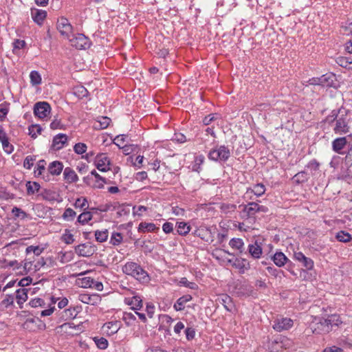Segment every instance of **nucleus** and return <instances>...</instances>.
<instances>
[{"label":"nucleus","instance_id":"2eb2a0df","mask_svg":"<svg viewBox=\"0 0 352 352\" xmlns=\"http://www.w3.org/2000/svg\"><path fill=\"white\" fill-rule=\"evenodd\" d=\"M319 78L320 85L322 87H333L336 81V76L332 73L324 74Z\"/></svg>","mask_w":352,"mask_h":352},{"label":"nucleus","instance_id":"423d86ee","mask_svg":"<svg viewBox=\"0 0 352 352\" xmlns=\"http://www.w3.org/2000/svg\"><path fill=\"white\" fill-rule=\"evenodd\" d=\"M95 164L100 171L106 172L110 170L111 161L106 154L100 153L96 157Z\"/></svg>","mask_w":352,"mask_h":352},{"label":"nucleus","instance_id":"69168bd1","mask_svg":"<svg viewBox=\"0 0 352 352\" xmlns=\"http://www.w3.org/2000/svg\"><path fill=\"white\" fill-rule=\"evenodd\" d=\"M30 305L32 307H40L43 304V300L41 298H34L30 301Z\"/></svg>","mask_w":352,"mask_h":352},{"label":"nucleus","instance_id":"37998d69","mask_svg":"<svg viewBox=\"0 0 352 352\" xmlns=\"http://www.w3.org/2000/svg\"><path fill=\"white\" fill-rule=\"evenodd\" d=\"M250 190L257 197H260L265 193V187L263 184H257L254 186V188Z\"/></svg>","mask_w":352,"mask_h":352},{"label":"nucleus","instance_id":"cd10ccee","mask_svg":"<svg viewBox=\"0 0 352 352\" xmlns=\"http://www.w3.org/2000/svg\"><path fill=\"white\" fill-rule=\"evenodd\" d=\"M94 283V280L90 277H84L82 278H78L77 280V284L83 288H89L92 287Z\"/></svg>","mask_w":352,"mask_h":352},{"label":"nucleus","instance_id":"603ef678","mask_svg":"<svg viewBox=\"0 0 352 352\" xmlns=\"http://www.w3.org/2000/svg\"><path fill=\"white\" fill-rule=\"evenodd\" d=\"M76 212L73 209L68 208L65 209L63 214V218L65 220H72L76 216Z\"/></svg>","mask_w":352,"mask_h":352},{"label":"nucleus","instance_id":"a211bd4d","mask_svg":"<svg viewBox=\"0 0 352 352\" xmlns=\"http://www.w3.org/2000/svg\"><path fill=\"white\" fill-rule=\"evenodd\" d=\"M63 168L62 162L54 161L50 164L48 166V171L53 175H58L60 174Z\"/></svg>","mask_w":352,"mask_h":352},{"label":"nucleus","instance_id":"49530a36","mask_svg":"<svg viewBox=\"0 0 352 352\" xmlns=\"http://www.w3.org/2000/svg\"><path fill=\"white\" fill-rule=\"evenodd\" d=\"M29 135L33 138H36L38 134H40L42 129L39 125H32L29 127Z\"/></svg>","mask_w":352,"mask_h":352},{"label":"nucleus","instance_id":"0e129e2a","mask_svg":"<svg viewBox=\"0 0 352 352\" xmlns=\"http://www.w3.org/2000/svg\"><path fill=\"white\" fill-rule=\"evenodd\" d=\"M14 302V297L12 295H6L5 298L1 301V304L6 307L12 305Z\"/></svg>","mask_w":352,"mask_h":352},{"label":"nucleus","instance_id":"393cba45","mask_svg":"<svg viewBox=\"0 0 352 352\" xmlns=\"http://www.w3.org/2000/svg\"><path fill=\"white\" fill-rule=\"evenodd\" d=\"M287 258L283 252H276L273 256V261L274 263L278 266H283L287 261Z\"/></svg>","mask_w":352,"mask_h":352},{"label":"nucleus","instance_id":"79ce46f5","mask_svg":"<svg viewBox=\"0 0 352 352\" xmlns=\"http://www.w3.org/2000/svg\"><path fill=\"white\" fill-rule=\"evenodd\" d=\"M108 235L109 234L107 230H104L102 231L97 230L95 232L96 241L100 243L105 241L108 238Z\"/></svg>","mask_w":352,"mask_h":352},{"label":"nucleus","instance_id":"20e7f679","mask_svg":"<svg viewBox=\"0 0 352 352\" xmlns=\"http://www.w3.org/2000/svg\"><path fill=\"white\" fill-rule=\"evenodd\" d=\"M56 28L63 36L69 38V35L72 32V26L68 19L64 17L58 19Z\"/></svg>","mask_w":352,"mask_h":352},{"label":"nucleus","instance_id":"4be33fe9","mask_svg":"<svg viewBox=\"0 0 352 352\" xmlns=\"http://www.w3.org/2000/svg\"><path fill=\"white\" fill-rule=\"evenodd\" d=\"M228 262L231 263L234 267L239 269L241 273H243L247 270L246 261L245 259L236 258L234 261L229 259Z\"/></svg>","mask_w":352,"mask_h":352},{"label":"nucleus","instance_id":"6e6552de","mask_svg":"<svg viewBox=\"0 0 352 352\" xmlns=\"http://www.w3.org/2000/svg\"><path fill=\"white\" fill-rule=\"evenodd\" d=\"M51 107L47 102H36L34 107V113L39 118H46L50 113Z\"/></svg>","mask_w":352,"mask_h":352},{"label":"nucleus","instance_id":"f03ea898","mask_svg":"<svg viewBox=\"0 0 352 352\" xmlns=\"http://www.w3.org/2000/svg\"><path fill=\"white\" fill-rule=\"evenodd\" d=\"M122 270L126 274L131 276L138 280H144L148 277L146 272L136 263L129 262L126 263Z\"/></svg>","mask_w":352,"mask_h":352},{"label":"nucleus","instance_id":"6ab92c4d","mask_svg":"<svg viewBox=\"0 0 352 352\" xmlns=\"http://www.w3.org/2000/svg\"><path fill=\"white\" fill-rule=\"evenodd\" d=\"M243 214L247 217H253L256 212H258L257 203L250 202L248 205L244 206L243 210Z\"/></svg>","mask_w":352,"mask_h":352},{"label":"nucleus","instance_id":"ea45409f","mask_svg":"<svg viewBox=\"0 0 352 352\" xmlns=\"http://www.w3.org/2000/svg\"><path fill=\"white\" fill-rule=\"evenodd\" d=\"M336 238L340 242L346 243L351 241V236L348 232L340 231L336 234Z\"/></svg>","mask_w":352,"mask_h":352},{"label":"nucleus","instance_id":"412c9836","mask_svg":"<svg viewBox=\"0 0 352 352\" xmlns=\"http://www.w3.org/2000/svg\"><path fill=\"white\" fill-rule=\"evenodd\" d=\"M32 16L34 21L41 25L47 16V12L44 10H36L35 12L32 11Z\"/></svg>","mask_w":352,"mask_h":352},{"label":"nucleus","instance_id":"f704fd0d","mask_svg":"<svg viewBox=\"0 0 352 352\" xmlns=\"http://www.w3.org/2000/svg\"><path fill=\"white\" fill-rule=\"evenodd\" d=\"M190 230V226H188L185 222H178L177 223V233L179 235H186Z\"/></svg>","mask_w":352,"mask_h":352},{"label":"nucleus","instance_id":"7c9ffc66","mask_svg":"<svg viewBox=\"0 0 352 352\" xmlns=\"http://www.w3.org/2000/svg\"><path fill=\"white\" fill-rule=\"evenodd\" d=\"M110 122V118L107 117H101L99 118V120L95 122L94 127L100 129H106L109 125Z\"/></svg>","mask_w":352,"mask_h":352},{"label":"nucleus","instance_id":"58836bf2","mask_svg":"<svg viewBox=\"0 0 352 352\" xmlns=\"http://www.w3.org/2000/svg\"><path fill=\"white\" fill-rule=\"evenodd\" d=\"M74 206L76 208H79L83 210H86L88 208L87 199L85 197L78 198Z\"/></svg>","mask_w":352,"mask_h":352},{"label":"nucleus","instance_id":"39448f33","mask_svg":"<svg viewBox=\"0 0 352 352\" xmlns=\"http://www.w3.org/2000/svg\"><path fill=\"white\" fill-rule=\"evenodd\" d=\"M75 252L80 256L89 257L96 252L95 246L89 243H82L76 245L74 248Z\"/></svg>","mask_w":352,"mask_h":352},{"label":"nucleus","instance_id":"5fc2aeb1","mask_svg":"<svg viewBox=\"0 0 352 352\" xmlns=\"http://www.w3.org/2000/svg\"><path fill=\"white\" fill-rule=\"evenodd\" d=\"M122 241V234L119 232H115L113 233L111 237V243L113 245H119Z\"/></svg>","mask_w":352,"mask_h":352},{"label":"nucleus","instance_id":"a878e982","mask_svg":"<svg viewBox=\"0 0 352 352\" xmlns=\"http://www.w3.org/2000/svg\"><path fill=\"white\" fill-rule=\"evenodd\" d=\"M191 296L189 295L184 296L179 298L176 303L174 305V308L177 311H182L185 308V303L191 300Z\"/></svg>","mask_w":352,"mask_h":352},{"label":"nucleus","instance_id":"052dcab7","mask_svg":"<svg viewBox=\"0 0 352 352\" xmlns=\"http://www.w3.org/2000/svg\"><path fill=\"white\" fill-rule=\"evenodd\" d=\"M219 115L217 113H212L205 117L203 120V122L205 125H208L212 122L218 118Z\"/></svg>","mask_w":352,"mask_h":352},{"label":"nucleus","instance_id":"864d4df0","mask_svg":"<svg viewBox=\"0 0 352 352\" xmlns=\"http://www.w3.org/2000/svg\"><path fill=\"white\" fill-rule=\"evenodd\" d=\"M62 241L66 244H72L74 241V236L68 230H65V234H63Z\"/></svg>","mask_w":352,"mask_h":352},{"label":"nucleus","instance_id":"de8ad7c7","mask_svg":"<svg viewBox=\"0 0 352 352\" xmlns=\"http://www.w3.org/2000/svg\"><path fill=\"white\" fill-rule=\"evenodd\" d=\"M229 245L236 250H241L244 245L242 239H232L230 241Z\"/></svg>","mask_w":352,"mask_h":352},{"label":"nucleus","instance_id":"bf43d9fd","mask_svg":"<svg viewBox=\"0 0 352 352\" xmlns=\"http://www.w3.org/2000/svg\"><path fill=\"white\" fill-rule=\"evenodd\" d=\"M25 251L27 254L33 252L35 255L38 256L42 252V249L38 246L30 245L26 248Z\"/></svg>","mask_w":352,"mask_h":352},{"label":"nucleus","instance_id":"1a4fd4ad","mask_svg":"<svg viewBox=\"0 0 352 352\" xmlns=\"http://www.w3.org/2000/svg\"><path fill=\"white\" fill-rule=\"evenodd\" d=\"M60 331L70 335L74 336L78 335L82 331V324H74L72 322H66L59 327Z\"/></svg>","mask_w":352,"mask_h":352},{"label":"nucleus","instance_id":"6e6d98bb","mask_svg":"<svg viewBox=\"0 0 352 352\" xmlns=\"http://www.w3.org/2000/svg\"><path fill=\"white\" fill-rule=\"evenodd\" d=\"M12 212L15 217L21 219H24L28 217V214L25 211L16 207H14Z\"/></svg>","mask_w":352,"mask_h":352},{"label":"nucleus","instance_id":"e2e57ef3","mask_svg":"<svg viewBox=\"0 0 352 352\" xmlns=\"http://www.w3.org/2000/svg\"><path fill=\"white\" fill-rule=\"evenodd\" d=\"M120 148H122L123 150V152L125 155H129L131 153H132L133 151H134L135 147L134 146V145H132V144H124L123 146H120L119 147Z\"/></svg>","mask_w":352,"mask_h":352},{"label":"nucleus","instance_id":"b1692460","mask_svg":"<svg viewBox=\"0 0 352 352\" xmlns=\"http://www.w3.org/2000/svg\"><path fill=\"white\" fill-rule=\"evenodd\" d=\"M248 250L250 254L256 258L260 257L262 254V248L256 241L254 244H250L248 246Z\"/></svg>","mask_w":352,"mask_h":352},{"label":"nucleus","instance_id":"09e8293b","mask_svg":"<svg viewBox=\"0 0 352 352\" xmlns=\"http://www.w3.org/2000/svg\"><path fill=\"white\" fill-rule=\"evenodd\" d=\"M94 340L97 346L100 349H105L108 346V342L104 338H94Z\"/></svg>","mask_w":352,"mask_h":352},{"label":"nucleus","instance_id":"dca6fc26","mask_svg":"<svg viewBox=\"0 0 352 352\" xmlns=\"http://www.w3.org/2000/svg\"><path fill=\"white\" fill-rule=\"evenodd\" d=\"M347 143L346 138L345 137L342 138H338L335 139L332 142V147L333 150L341 154V150L344 148V147L346 146Z\"/></svg>","mask_w":352,"mask_h":352},{"label":"nucleus","instance_id":"f257e3e1","mask_svg":"<svg viewBox=\"0 0 352 352\" xmlns=\"http://www.w3.org/2000/svg\"><path fill=\"white\" fill-rule=\"evenodd\" d=\"M327 119L329 122H335L334 132L338 134L349 132V122L351 118L350 112L344 108H340L338 112L333 110Z\"/></svg>","mask_w":352,"mask_h":352},{"label":"nucleus","instance_id":"4468645a","mask_svg":"<svg viewBox=\"0 0 352 352\" xmlns=\"http://www.w3.org/2000/svg\"><path fill=\"white\" fill-rule=\"evenodd\" d=\"M67 141V136L63 133H59L53 139L52 148L54 150L61 149Z\"/></svg>","mask_w":352,"mask_h":352},{"label":"nucleus","instance_id":"2f4dec72","mask_svg":"<svg viewBox=\"0 0 352 352\" xmlns=\"http://www.w3.org/2000/svg\"><path fill=\"white\" fill-rule=\"evenodd\" d=\"M219 300L221 301V302L223 305L224 307L228 311H230L232 310V309L233 307V305H232V302L231 298L229 296H228V295H221L219 298Z\"/></svg>","mask_w":352,"mask_h":352},{"label":"nucleus","instance_id":"bb28decb","mask_svg":"<svg viewBox=\"0 0 352 352\" xmlns=\"http://www.w3.org/2000/svg\"><path fill=\"white\" fill-rule=\"evenodd\" d=\"M126 301L132 306L133 309H140L142 307V300L140 296H135L131 299H126Z\"/></svg>","mask_w":352,"mask_h":352},{"label":"nucleus","instance_id":"9d476101","mask_svg":"<svg viewBox=\"0 0 352 352\" xmlns=\"http://www.w3.org/2000/svg\"><path fill=\"white\" fill-rule=\"evenodd\" d=\"M293 326V320L288 318H277L274 320L273 329L278 332L288 330Z\"/></svg>","mask_w":352,"mask_h":352},{"label":"nucleus","instance_id":"5701e85b","mask_svg":"<svg viewBox=\"0 0 352 352\" xmlns=\"http://www.w3.org/2000/svg\"><path fill=\"white\" fill-rule=\"evenodd\" d=\"M28 289L25 288L19 289L16 291V299L17 303L21 305L25 302L28 299Z\"/></svg>","mask_w":352,"mask_h":352},{"label":"nucleus","instance_id":"aec40b11","mask_svg":"<svg viewBox=\"0 0 352 352\" xmlns=\"http://www.w3.org/2000/svg\"><path fill=\"white\" fill-rule=\"evenodd\" d=\"M197 234L199 236L202 240L206 242H212L213 241L212 232L210 229L204 228H200L197 231Z\"/></svg>","mask_w":352,"mask_h":352},{"label":"nucleus","instance_id":"a19ab883","mask_svg":"<svg viewBox=\"0 0 352 352\" xmlns=\"http://www.w3.org/2000/svg\"><path fill=\"white\" fill-rule=\"evenodd\" d=\"M336 63L342 67L351 68L350 65L352 64V60L348 57L340 56L337 58Z\"/></svg>","mask_w":352,"mask_h":352},{"label":"nucleus","instance_id":"13d9d810","mask_svg":"<svg viewBox=\"0 0 352 352\" xmlns=\"http://www.w3.org/2000/svg\"><path fill=\"white\" fill-rule=\"evenodd\" d=\"M91 175L94 176L96 179V182H98L99 181H101L102 183H100L96 186V187L98 188H101L104 186L103 183H105V179L102 177H101L95 170H93L91 172Z\"/></svg>","mask_w":352,"mask_h":352},{"label":"nucleus","instance_id":"f8f14e48","mask_svg":"<svg viewBox=\"0 0 352 352\" xmlns=\"http://www.w3.org/2000/svg\"><path fill=\"white\" fill-rule=\"evenodd\" d=\"M0 142H1L3 149L6 153L10 154L13 151V146L10 144L7 134L2 127H0Z\"/></svg>","mask_w":352,"mask_h":352},{"label":"nucleus","instance_id":"c756f323","mask_svg":"<svg viewBox=\"0 0 352 352\" xmlns=\"http://www.w3.org/2000/svg\"><path fill=\"white\" fill-rule=\"evenodd\" d=\"M74 94L78 98L82 99L87 96L88 91L83 86L78 85L74 88Z\"/></svg>","mask_w":352,"mask_h":352},{"label":"nucleus","instance_id":"4d7b16f0","mask_svg":"<svg viewBox=\"0 0 352 352\" xmlns=\"http://www.w3.org/2000/svg\"><path fill=\"white\" fill-rule=\"evenodd\" d=\"M77 314V311L75 308H69L64 311V315L63 316L67 320L74 318Z\"/></svg>","mask_w":352,"mask_h":352},{"label":"nucleus","instance_id":"c9c22d12","mask_svg":"<svg viewBox=\"0 0 352 352\" xmlns=\"http://www.w3.org/2000/svg\"><path fill=\"white\" fill-rule=\"evenodd\" d=\"M26 187L28 195H33L40 189V185L36 182H28L26 183Z\"/></svg>","mask_w":352,"mask_h":352},{"label":"nucleus","instance_id":"7ed1b4c3","mask_svg":"<svg viewBox=\"0 0 352 352\" xmlns=\"http://www.w3.org/2000/svg\"><path fill=\"white\" fill-rule=\"evenodd\" d=\"M230 156L229 148L225 146H216L208 153L209 159L214 161H226Z\"/></svg>","mask_w":352,"mask_h":352},{"label":"nucleus","instance_id":"e433bc0d","mask_svg":"<svg viewBox=\"0 0 352 352\" xmlns=\"http://www.w3.org/2000/svg\"><path fill=\"white\" fill-rule=\"evenodd\" d=\"M129 137L127 135H117L114 139V144H116L118 147L123 146L124 144H128L129 142Z\"/></svg>","mask_w":352,"mask_h":352},{"label":"nucleus","instance_id":"8fccbe9b","mask_svg":"<svg viewBox=\"0 0 352 352\" xmlns=\"http://www.w3.org/2000/svg\"><path fill=\"white\" fill-rule=\"evenodd\" d=\"M179 284L192 289H197L198 288V286L196 283L188 281V279L185 277L181 278L179 280Z\"/></svg>","mask_w":352,"mask_h":352},{"label":"nucleus","instance_id":"c85d7f7f","mask_svg":"<svg viewBox=\"0 0 352 352\" xmlns=\"http://www.w3.org/2000/svg\"><path fill=\"white\" fill-rule=\"evenodd\" d=\"M98 296L94 295L91 296L89 294H80L79 296V300L85 304L94 305L96 302V300L98 299Z\"/></svg>","mask_w":352,"mask_h":352},{"label":"nucleus","instance_id":"9b49d317","mask_svg":"<svg viewBox=\"0 0 352 352\" xmlns=\"http://www.w3.org/2000/svg\"><path fill=\"white\" fill-rule=\"evenodd\" d=\"M294 257L296 261L300 262L307 270L313 268V261L310 258L306 257L301 252H294Z\"/></svg>","mask_w":352,"mask_h":352},{"label":"nucleus","instance_id":"0eeeda50","mask_svg":"<svg viewBox=\"0 0 352 352\" xmlns=\"http://www.w3.org/2000/svg\"><path fill=\"white\" fill-rule=\"evenodd\" d=\"M71 45L76 49H86L89 46V38L82 34H78L72 38H68Z\"/></svg>","mask_w":352,"mask_h":352},{"label":"nucleus","instance_id":"c03bdc74","mask_svg":"<svg viewBox=\"0 0 352 352\" xmlns=\"http://www.w3.org/2000/svg\"><path fill=\"white\" fill-rule=\"evenodd\" d=\"M327 319L329 321V324H331V327L333 326L338 327L342 323L340 316L336 314L329 316Z\"/></svg>","mask_w":352,"mask_h":352},{"label":"nucleus","instance_id":"338daca9","mask_svg":"<svg viewBox=\"0 0 352 352\" xmlns=\"http://www.w3.org/2000/svg\"><path fill=\"white\" fill-rule=\"evenodd\" d=\"M34 159L31 156H27L23 162V166L27 169H30L33 166Z\"/></svg>","mask_w":352,"mask_h":352},{"label":"nucleus","instance_id":"3c124183","mask_svg":"<svg viewBox=\"0 0 352 352\" xmlns=\"http://www.w3.org/2000/svg\"><path fill=\"white\" fill-rule=\"evenodd\" d=\"M87 145L84 143H77L74 146V151L76 153L81 155L86 152Z\"/></svg>","mask_w":352,"mask_h":352},{"label":"nucleus","instance_id":"f3484780","mask_svg":"<svg viewBox=\"0 0 352 352\" xmlns=\"http://www.w3.org/2000/svg\"><path fill=\"white\" fill-rule=\"evenodd\" d=\"M63 176L67 182L69 184L78 180V177L75 171L69 167H67L64 169Z\"/></svg>","mask_w":352,"mask_h":352},{"label":"nucleus","instance_id":"680f3d73","mask_svg":"<svg viewBox=\"0 0 352 352\" xmlns=\"http://www.w3.org/2000/svg\"><path fill=\"white\" fill-rule=\"evenodd\" d=\"M64 125L61 123L60 120L55 118L54 120L50 124V127L52 129H63Z\"/></svg>","mask_w":352,"mask_h":352},{"label":"nucleus","instance_id":"ddd939ff","mask_svg":"<svg viewBox=\"0 0 352 352\" xmlns=\"http://www.w3.org/2000/svg\"><path fill=\"white\" fill-rule=\"evenodd\" d=\"M317 328L313 331V333H327L332 330L331 324H329L327 318L321 320L319 322L317 323Z\"/></svg>","mask_w":352,"mask_h":352},{"label":"nucleus","instance_id":"774afa93","mask_svg":"<svg viewBox=\"0 0 352 352\" xmlns=\"http://www.w3.org/2000/svg\"><path fill=\"white\" fill-rule=\"evenodd\" d=\"M343 33L345 34H352V22L342 27Z\"/></svg>","mask_w":352,"mask_h":352},{"label":"nucleus","instance_id":"473e14b6","mask_svg":"<svg viewBox=\"0 0 352 352\" xmlns=\"http://www.w3.org/2000/svg\"><path fill=\"white\" fill-rule=\"evenodd\" d=\"M30 82L33 86L38 85L41 83V76L37 71H32L30 74Z\"/></svg>","mask_w":352,"mask_h":352},{"label":"nucleus","instance_id":"72a5a7b5","mask_svg":"<svg viewBox=\"0 0 352 352\" xmlns=\"http://www.w3.org/2000/svg\"><path fill=\"white\" fill-rule=\"evenodd\" d=\"M92 219V214L89 211H84L78 217V221L84 225L91 221Z\"/></svg>","mask_w":352,"mask_h":352},{"label":"nucleus","instance_id":"a18cd8bd","mask_svg":"<svg viewBox=\"0 0 352 352\" xmlns=\"http://www.w3.org/2000/svg\"><path fill=\"white\" fill-rule=\"evenodd\" d=\"M293 179L296 183H302L307 180V173L305 171L299 172L294 176Z\"/></svg>","mask_w":352,"mask_h":352},{"label":"nucleus","instance_id":"4c0bfd02","mask_svg":"<svg viewBox=\"0 0 352 352\" xmlns=\"http://www.w3.org/2000/svg\"><path fill=\"white\" fill-rule=\"evenodd\" d=\"M139 231L145 232L146 231L152 232L156 229V226L152 223H141L139 225Z\"/></svg>","mask_w":352,"mask_h":352}]
</instances>
